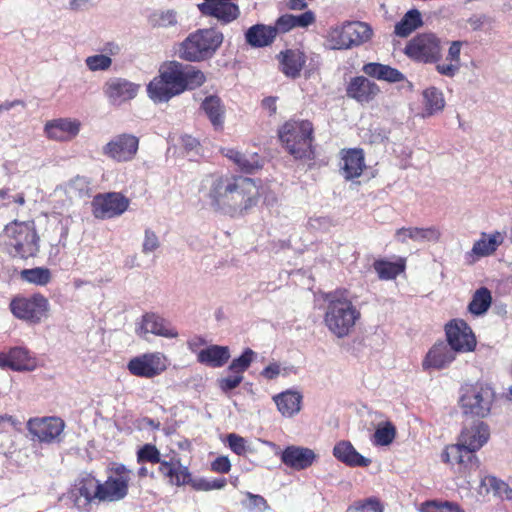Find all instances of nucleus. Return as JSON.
<instances>
[{"mask_svg": "<svg viewBox=\"0 0 512 512\" xmlns=\"http://www.w3.org/2000/svg\"><path fill=\"white\" fill-rule=\"evenodd\" d=\"M202 191L215 210L232 217L246 213L258 203V187L248 177L210 175L203 180Z\"/></svg>", "mask_w": 512, "mask_h": 512, "instance_id": "nucleus-1", "label": "nucleus"}, {"mask_svg": "<svg viewBox=\"0 0 512 512\" xmlns=\"http://www.w3.org/2000/svg\"><path fill=\"white\" fill-rule=\"evenodd\" d=\"M489 427L483 421H474L465 425L458 442L446 447L442 453V461L455 467L461 477L470 478L479 469L480 461L475 452L481 449L489 440Z\"/></svg>", "mask_w": 512, "mask_h": 512, "instance_id": "nucleus-2", "label": "nucleus"}, {"mask_svg": "<svg viewBox=\"0 0 512 512\" xmlns=\"http://www.w3.org/2000/svg\"><path fill=\"white\" fill-rule=\"evenodd\" d=\"M354 300L347 289H336L324 296V324L339 339L349 336L361 318V311Z\"/></svg>", "mask_w": 512, "mask_h": 512, "instance_id": "nucleus-3", "label": "nucleus"}, {"mask_svg": "<svg viewBox=\"0 0 512 512\" xmlns=\"http://www.w3.org/2000/svg\"><path fill=\"white\" fill-rule=\"evenodd\" d=\"M3 243L12 257L27 259L39 251V237L33 221H13L5 226Z\"/></svg>", "mask_w": 512, "mask_h": 512, "instance_id": "nucleus-4", "label": "nucleus"}, {"mask_svg": "<svg viewBox=\"0 0 512 512\" xmlns=\"http://www.w3.org/2000/svg\"><path fill=\"white\" fill-rule=\"evenodd\" d=\"M223 41V33L216 28L198 29L180 44L179 57L189 62L206 61L216 54Z\"/></svg>", "mask_w": 512, "mask_h": 512, "instance_id": "nucleus-5", "label": "nucleus"}, {"mask_svg": "<svg viewBox=\"0 0 512 512\" xmlns=\"http://www.w3.org/2000/svg\"><path fill=\"white\" fill-rule=\"evenodd\" d=\"M372 35L373 30L367 23L344 21L327 30L325 46L330 50H348L368 42Z\"/></svg>", "mask_w": 512, "mask_h": 512, "instance_id": "nucleus-6", "label": "nucleus"}, {"mask_svg": "<svg viewBox=\"0 0 512 512\" xmlns=\"http://www.w3.org/2000/svg\"><path fill=\"white\" fill-rule=\"evenodd\" d=\"M279 138L295 159L313 156V125L307 120H290L279 130Z\"/></svg>", "mask_w": 512, "mask_h": 512, "instance_id": "nucleus-7", "label": "nucleus"}, {"mask_svg": "<svg viewBox=\"0 0 512 512\" xmlns=\"http://www.w3.org/2000/svg\"><path fill=\"white\" fill-rule=\"evenodd\" d=\"M495 391L487 383L477 382L461 388L460 408L465 416L485 418L491 412Z\"/></svg>", "mask_w": 512, "mask_h": 512, "instance_id": "nucleus-8", "label": "nucleus"}, {"mask_svg": "<svg viewBox=\"0 0 512 512\" xmlns=\"http://www.w3.org/2000/svg\"><path fill=\"white\" fill-rule=\"evenodd\" d=\"M160 74L165 79L166 84L170 85V89L173 90L175 96L187 89H195L205 82L202 71L177 61L164 65L160 69Z\"/></svg>", "mask_w": 512, "mask_h": 512, "instance_id": "nucleus-9", "label": "nucleus"}, {"mask_svg": "<svg viewBox=\"0 0 512 512\" xmlns=\"http://www.w3.org/2000/svg\"><path fill=\"white\" fill-rule=\"evenodd\" d=\"M12 314L30 324H39L48 316L50 304L41 293H35L30 297L17 296L10 302Z\"/></svg>", "mask_w": 512, "mask_h": 512, "instance_id": "nucleus-10", "label": "nucleus"}, {"mask_svg": "<svg viewBox=\"0 0 512 512\" xmlns=\"http://www.w3.org/2000/svg\"><path fill=\"white\" fill-rule=\"evenodd\" d=\"M404 52L415 61L426 64L437 63L442 57L441 40L434 33H421L406 44Z\"/></svg>", "mask_w": 512, "mask_h": 512, "instance_id": "nucleus-11", "label": "nucleus"}, {"mask_svg": "<svg viewBox=\"0 0 512 512\" xmlns=\"http://www.w3.org/2000/svg\"><path fill=\"white\" fill-rule=\"evenodd\" d=\"M132 471L123 464L113 467L104 483H101V500L116 502L128 494Z\"/></svg>", "mask_w": 512, "mask_h": 512, "instance_id": "nucleus-12", "label": "nucleus"}, {"mask_svg": "<svg viewBox=\"0 0 512 512\" xmlns=\"http://www.w3.org/2000/svg\"><path fill=\"white\" fill-rule=\"evenodd\" d=\"M447 344L456 353L471 352L476 347V338L472 329L462 319H454L445 326Z\"/></svg>", "mask_w": 512, "mask_h": 512, "instance_id": "nucleus-13", "label": "nucleus"}, {"mask_svg": "<svg viewBox=\"0 0 512 512\" xmlns=\"http://www.w3.org/2000/svg\"><path fill=\"white\" fill-rule=\"evenodd\" d=\"M139 148V138L123 133L114 136L102 148V153L116 162H128L135 158Z\"/></svg>", "mask_w": 512, "mask_h": 512, "instance_id": "nucleus-14", "label": "nucleus"}, {"mask_svg": "<svg viewBox=\"0 0 512 512\" xmlns=\"http://www.w3.org/2000/svg\"><path fill=\"white\" fill-rule=\"evenodd\" d=\"M64 428L65 423L59 417H36L27 422L29 433L42 443L60 441Z\"/></svg>", "mask_w": 512, "mask_h": 512, "instance_id": "nucleus-15", "label": "nucleus"}, {"mask_svg": "<svg viewBox=\"0 0 512 512\" xmlns=\"http://www.w3.org/2000/svg\"><path fill=\"white\" fill-rule=\"evenodd\" d=\"M127 368L134 376L153 378L166 370V357L160 352L145 353L132 358Z\"/></svg>", "mask_w": 512, "mask_h": 512, "instance_id": "nucleus-16", "label": "nucleus"}, {"mask_svg": "<svg viewBox=\"0 0 512 512\" xmlns=\"http://www.w3.org/2000/svg\"><path fill=\"white\" fill-rule=\"evenodd\" d=\"M136 334L142 339H147L148 334L173 339L178 337L177 329L172 323L156 313H146L137 324Z\"/></svg>", "mask_w": 512, "mask_h": 512, "instance_id": "nucleus-17", "label": "nucleus"}, {"mask_svg": "<svg viewBox=\"0 0 512 512\" xmlns=\"http://www.w3.org/2000/svg\"><path fill=\"white\" fill-rule=\"evenodd\" d=\"M129 206V199L121 193L110 192L97 195L93 200L96 218L109 219L122 215Z\"/></svg>", "mask_w": 512, "mask_h": 512, "instance_id": "nucleus-18", "label": "nucleus"}, {"mask_svg": "<svg viewBox=\"0 0 512 512\" xmlns=\"http://www.w3.org/2000/svg\"><path fill=\"white\" fill-rule=\"evenodd\" d=\"M139 85L127 79L114 77L106 81L103 91L110 104L120 106L134 99L139 90Z\"/></svg>", "mask_w": 512, "mask_h": 512, "instance_id": "nucleus-19", "label": "nucleus"}, {"mask_svg": "<svg viewBox=\"0 0 512 512\" xmlns=\"http://www.w3.org/2000/svg\"><path fill=\"white\" fill-rule=\"evenodd\" d=\"M275 454L280 456L281 462L285 466L296 471L309 468L317 459L314 450L296 445L287 446L284 450Z\"/></svg>", "mask_w": 512, "mask_h": 512, "instance_id": "nucleus-20", "label": "nucleus"}, {"mask_svg": "<svg viewBox=\"0 0 512 512\" xmlns=\"http://www.w3.org/2000/svg\"><path fill=\"white\" fill-rule=\"evenodd\" d=\"M199 11L205 16L216 18L223 24H228L238 18L240 10L232 0H204L198 4Z\"/></svg>", "mask_w": 512, "mask_h": 512, "instance_id": "nucleus-21", "label": "nucleus"}, {"mask_svg": "<svg viewBox=\"0 0 512 512\" xmlns=\"http://www.w3.org/2000/svg\"><path fill=\"white\" fill-rule=\"evenodd\" d=\"M81 122L73 118H58L48 121L44 126L46 136L55 141H70L80 132Z\"/></svg>", "mask_w": 512, "mask_h": 512, "instance_id": "nucleus-22", "label": "nucleus"}, {"mask_svg": "<svg viewBox=\"0 0 512 512\" xmlns=\"http://www.w3.org/2000/svg\"><path fill=\"white\" fill-rule=\"evenodd\" d=\"M456 354L447 343H435L427 352L422 362V367L424 370L445 369L456 359Z\"/></svg>", "mask_w": 512, "mask_h": 512, "instance_id": "nucleus-23", "label": "nucleus"}, {"mask_svg": "<svg viewBox=\"0 0 512 512\" xmlns=\"http://www.w3.org/2000/svg\"><path fill=\"white\" fill-rule=\"evenodd\" d=\"M72 493L78 508H86L94 500L102 501L101 483L90 475L80 479Z\"/></svg>", "mask_w": 512, "mask_h": 512, "instance_id": "nucleus-24", "label": "nucleus"}, {"mask_svg": "<svg viewBox=\"0 0 512 512\" xmlns=\"http://www.w3.org/2000/svg\"><path fill=\"white\" fill-rule=\"evenodd\" d=\"M280 71L288 78L300 77L301 71L306 63L305 53L298 49H286L277 55Z\"/></svg>", "mask_w": 512, "mask_h": 512, "instance_id": "nucleus-25", "label": "nucleus"}, {"mask_svg": "<svg viewBox=\"0 0 512 512\" xmlns=\"http://www.w3.org/2000/svg\"><path fill=\"white\" fill-rule=\"evenodd\" d=\"M339 166L340 173L346 180L358 178L366 167L363 150L359 148L343 150Z\"/></svg>", "mask_w": 512, "mask_h": 512, "instance_id": "nucleus-26", "label": "nucleus"}, {"mask_svg": "<svg viewBox=\"0 0 512 512\" xmlns=\"http://www.w3.org/2000/svg\"><path fill=\"white\" fill-rule=\"evenodd\" d=\"M0 367L14 371H32L36 363L26 348L14 347L8 353H0Z\"/></svg>", "mask_w": 512, "mask_h": 512, "instance_id": "nucleus-27", "label": "nucleus"}, {"mask_svg": "<svg viewBox=\"0 0 512 512\" xmlns=\"http://www.w3.org/2000/svg\"><path fill=\"white\" fill-rule=\"evenodd\" d=\"M379 91V87L364 76L352 78L346 88L347 96L360 103L372 101Z\"/></svg>", "mask_w": 512, "mask_h": 512, "instance_id": "nucleus-28", "label": "nucleus"}, {"mask_svg": "<svg viewBox=\"0 0 512 512\" xmlns=\"http://www.w3.org/2000/svg\"><path fill=\"white\" fill-rule=\"evenodd\" d=\"M158 471L172 486H184L191 481V473L188 467L181 463L180 459L163 460V462H160Z\"/></svg>", "mask_w": 512, "mask_h": 512, "instance_id": "nucleus-29", "label": "nucleus"}, {"mask_svg": "<svg viewBox=\"0 0 512 512\" xmlns=\"http://www.w3.org/2000/svg\"><path fill=\"white\" fill-rule=\"evenodd\" d=\"M441 233L435 226L430 227H402L395 232V239L400 243H407L408 240L424 243L437 242Z\"/></svg>", "mask_w": 512, "mask_h": 512, "instance_id": "nucleus-30", "label": "nucleus"}, {"mask_svg": "<svg viewBox=\"0 0 512 512\" xmlns=\"http://www.w3.org/2000/svg\"><path fill=\"white\" fill-rule=\"evenodd\" d=\"M333 456L349 467H368L371 464V460L361 455L347 440L335 444Z\"/></svg>", "mask_w": 512, "mask_h": 512, "instance_id": "nucleus-31", "label": "nucleus"}, {"mask_svg": "<svg viewBox=\"0 0 512 512\" xmlns=\"http://www.w3.org/2000/svg\"><path fill=\"white\" fill-rule=\"evenodd\" d=\"M467 44L465 41H452L448 48L445 62L436 63V71L445 77L453 78L458 74L461 68V50Z\"/></svg>", "mask_w": 512, "mask_h": 512, "instance_id": "nucleus-32", "label": "nucleus"}, {"mask_svg": "<svg viewBox=\"0 0 512 512\" xmlns=\"http://www.w3.org/2000/svg\"><path fill=\"white\" fill-rule=\"evenodd\" d=\"M303 396L299 391L286 390L273 396L278 411L282 416L290 418L301 410Z\"/></svg>", "mask_w": 512, "mask_h": 512, "instance_id": "nucleus-33", "label": "nucleus"}, {"mask_svg": "<svg viewBox=\"0 0 512 512\" xmlns=\"http://www.w3.org/2000/svg\"><path fill=\"white\" fill-rule=\"evenodd\" d=\"M56 191L63 192L70 200L90 197L92 194L91 181L86 176L76 175L59 185Z\"/></svg>", "mask_w": 512, "mask_h": 512, "instance_id": "nucleus-34", "label": "nucleus"}, {"mask_svg": "<svg viewBox=\"0 0 512 512\" xmlns=\"http://www.w3.org/2000/svg\"><path fill=\"white\" fill-rule=\"evenodd\" d=\"M275 38V30L271 25L255 24L245 32L247 44L255 48L269 46Z\"/></svg>", "mask_w": 512, "mask_h": 512, "instance_id": "nucleus-35", "label": "nucleus"}, {"mask_svg": "<svg viewBox=\"0 0 512 512\" xmlns=\"http://www.w3.org/2000/svg\"><path fill=\"white\" fill-rule=\"evenodd\" d=\"M229 358V348L227 346L219 345H211L202 349L197 355L198 362L214 368L224 366Z\"/></svg>", "mask_w": 512, "mask_h": 512, "instance_id": "nucleus-36", "label": "nucleus"}, {"mask_svg": "<svg viewBox=\"0 0 512 512\" xmlns=\"http://www.w3.org/2000/svg\"><path fill=\"white\" fill-rule=\"evenodd\" d=\"M504 237L498 231L487 234L481 233L480 239H478L471 250V253L478 258L486 257L493 254L497 248L503 243Z\"/></svg>", "mask_w": 512, "mask_h": 512, "instance_id": "nucleus-37", "label": "nucleus"}, {"mask_svg": "<svg viewBox=\"0 0 512 512\" xmlns=\"http://www.w3.org/2000/svg\"><path fill=\"white\" fill-rule=\"evenodd\" d=\"M421 12L416 9L408 10L399 22L395 24L394 34L401 38H406L418 28L423 26Z\"/></svg>", "mask_w": 512, "mask_h": 512, "instance_id": "nucleus-38", "label": "nucleus"}, {"mask_svg": "<svg viewBox=\"0 0 512 512\" xmlns=\"http://www.w3.org/2000/svg\"><path fill=\"white\" fill-rule=\"evenodd\" d=\"M362 71L370 77L391 83L401 82L405 78L399 70L388 65L375 62L365 64Z\"/></svg>", "mask_w": 512, "mask_h": 512, "instance_id": "nucleus-39", "label": "nucleus"}, {"mask_svg": "<svg viewBox=\"0 0 512 512\" xmlns=\"http://www.w3.org/2000/svg\"><path fill=\"white\" fill-rule=\"evenodd\" d=\"M201 107L214 128H222L224 123V107L217 96H209L204 99Z\"/></svg>", "mask_w": 512, "mask_h": 512, "instance_id": "nucleus-40", "label": "nucleus"}, {"mask_svg": "<svg viewBox=\"0 0 512 512\" xmlns=\"http://www.w3.org/2000/svg\"><path fill=\"white\" fill-rule=\"evenodd\" d=\"M170 85L166 84L165 79L160 74L159 77L154 78L147 86L148 96L155 103H163L169 101L175 96Z\"/></svg>", "mask_w": 512, "mask_h": 512, "instance_id": "nucleus-41", "label": "nucleus"}, {"mask_svg": "<svg viewBox=\"0 0 512 512\" xmlns=\"http://www.w3.org/2000/svg\"><path fill=\"white\" fill-rule=\"evenodd\" d=\"M20 278L36 286H46L52 280V272L47 267L24 269L20 272Z\"/></svg>", "mask_w": 512, "mask_h": 512, "instance_id": "nucleus-42", "label": "nucleus"}, {"mask_svg": "<svg viewBox=\"0 0 512 512\" xmlns=\"http://www.w3.org/2000/svg\"><path fill=\"white\" fill-rule=\"evenodd\" d=\"M425 110L428 115L442 111L445 106L444 96L436 87H429L423 91Z\"/></svg>", "mask_w": 512, "mask_h": 512, "instance_id": "nucleus-43", "label": "nucleus"}, {"mask_svg": "<svg viewBox=\"0 0 512 512\" xmlns=\"http://www.w3.org/2000/svg\"><path fill=\"white\" fill-rule=\"evenodd\" d=\"M491 300L492 297L490 291L487 288L482 287L474 293L473 298L469 303L468 310L473 315H482L489 309Z\"/></svg>", "mask_w": 512, "mask_h": 512, "instance_id": "nucleus-44", "label": "nucleus"}, {"mask_svg": "<svg viewBox=\"0 0 512 512\" xmlns=\"http://www.w3.org/2000/svg\"><path fill=\"white\" fill-rule=\"evenodd\" d=\"M149 24L154 28H170L178 24L177 12L168 9L153 12L148 18Z\"/></svg>", "mask_w": 512, "mask_h": 512, "instance_id": "nucleus-45", "label": "nucleus"}, {"mask_svg": "<svg viewBox=\"0 0 512 512\" xmlns=\"http://www.w3.org/2000/svg\"><path fill=\"white\" fill-rule=\"evenodd\" d=\"M373 267L382 280L395 279L404 270L403 265L386 260H376Z\"/></svg>", "mask_w": 512, "mask_h": 512, "instance_id": "nucleus-46", "label": "nucleus"}, {"mask_svg": "<svg viewBox=\"0 0 512 512\" xmlns=\"http://www.w3.org/2000/svg\"><path fill=\"white\" fill-rule=\"evenodd\" d=\"M396 436L395 426L387 421L379 424L373 435V444L377 446H388Z\"/></svg>", "mask_w": 512, "mask_h": 512, "instance_id": "nucleus-47", "label": "nucleus"}, {"mask_svg": "<svg viewBox=\"0 0 512 512\" xmlns=\"http://www.w3.org/2000/svg\"><path fill=\"white\" fill-rule=\"evenodd\" d=\"M481 483L483 486L488 487V490H492L497 497L506 500L512 499V489L503 480L495 476H486L482 479Z\"/></svg>", "mask_w": 512, "mask_h": 512, "instance_id": "nucleus-48", "label": "nucleus"}, {"mask_svg": "<svg viewBox=\"0 0 512 512\" xmlns=\"http://www.w3.org/2000/svg\"><path fill=\"white\" fill-rule=\"evenodd\" d=\"M255 355L256 354L252 349L246 348L239 357L232 360L228 370L232 373L243 375L253 362Z\"/></svg>", "mask_w": 512, "mask_h": 512, "instance_id": "nucleus-49", "label": "nucleus"}, {"mask_svg": "<svg viewBox=\"0 0 512 512\" xmlns=\"http://www.w3.org/2000/svg\"><path fill=\"white\" fill-rule=\"evenodd\" d=\"M421 512H464V510L455 502L432 500L422 505Z\"/></svg>", "mask_w": 512, "mask_h": 512, "instance_id": "nucleus-50", "label": "nucleus"}, {"mask_svg": "<svg viewBox=\"0 0 512 512\" xmlns=\"http://www.w3.org/2000/svg\"><path fill=\"white\" fill-rule=\"evenodd\" d=\"M160 456V451L156 446L152 444H145L137 452V461L138 463L149 462L153 464L158 463L160 465V462H163Z\"/></svg>", "mask_w": 512, "mask_h": 512, "instance_id": "nucleus-51", "label": "nucleus"}, {"mask_svg": "<svg viewBox=\"0 0 512 512\" xmlns=\"http://www.w3.org/2000/svg\"><path fill=\"white\" fill-rule=\"evenodd\" d=\"M161 246L158 235L151 228H146L144 230V237L142 241V253L144 255H149L155 251H157Z\"/></svg>", "mask_w": 512, "mask_h": 512, "instance_id": "nucleus-52", "label": "nucleus"}, {"mask_svg": "<svg viewBox=\"0 0 512 512\" xmlns=\"http://www.w3.org/2000/svg\"><path fill=\"white\" fill-rule=\"evenodd\" d=\"M85 63L91 71H105L111 67L112 60L107 55L97 54L87 57Z\"/></svg>", "mask_w": 512, "mask_h": 512, "instance_id": "nucleus-53", "label": "nucleus"}, {"mask_svg": "<svg viewBox=\"0 0 512 512\" xmlns=\"http://www.w3.org/2000/svg\"><path fill=\"white\" fill-rule=\"evenodd\" d=\"M236 165L245 173H253L262 166L257 154L247 155L243 153H241L240 158H238Z\"/></svg>", "mask_w": 512, "mask_h": 512, "instance_id": "nucleus-54", "label": "nucleus"}, {"mask_svg": "<svg viewBox=\"0 0 512 512\" xmlns=\"http://www.w3.org/2000/svg\"><path fill=\"white\" fill-rule=\"evenodd\" d=\"M243 378L244 377L241 374L232 373V375H229L218 380L219 388L221 389L222 392L228 393L229 391L237 388L243 381Z\"/></svg>", "mask_w": 512, "mask_h": 512, "instance_id": "nucleus-55", "label": "nucleus"}, {"mask_svg": "<svg viewBox=\"0 0 512 512\" xmlns=\"http://www.w3.org/2000/svg\"><path fill=\"white\" fill-rule=\"evenodd\" d=\"M248 504L247 508L252 512H264L269 509V505L264 497L261 495L247 493Z\"/></svg>", "mask_w": 512, "mask_h": 512, "instance_id": "nucleus-56", "label": "nucleus"}, {"mask_svg": "<svg viewBox=\"0 0 512 512\" xmlns=\"http://www.w3.org/2000/svg\"><path fill=\"white\" fill-rule=\"evenodd\" d=\"M229 448L237 455H244L247 452L246 440L234 433L227 436Z\"/></svg>", "mask_w": 512, "mask_h": 512, "instance_id": "nucleus-57", "label": "nucleus"}, {"mask_svg": "<svg viewBox=\"0 0 512 512\" xmlns=\"http://www.w3.org/2000/svg\"><path fill=\"white\" fill-rule=\"evenodd\" d=\"M272 28L275 30V34L278 33H287L293 28H295V22H293V15L292 14H285L280 16L276 22L275 25L272 26Z\"/></svg>", "mask_w": 512, "mask_h": 512, "instance_id": "nucleus-58", "label": "nucleus"}, {"mask_svg": "<svg viewBox=\"0 0 512 512\" xmlns=\"http://www.w3.org/2000/svg\"><path fill=\"white\" fill-rule=\"evenodd\" d=\"M356 511L360 512H366V511H373V512H382L383 508L380 504V502L375 498H369L364 502H357L352 507Z\"/></svg>", "mask_w": 512, "mask_h": 512, "instance_id": "nucleus-59", "label": "nucleus"}, {"mask_svg": "<svg viewBox=\"0 0 512 512\" xmlns=\"http://www.w3.org/2000/svg\"><path fill=\"white\" fill-rule=\"evenodd\" d=\"M316 20L314 12L311 10L305 11L300 15H293V22H295V28L301 27L306 28L313 24Z\"/></svg>", "mask_w": 512, "mask_h": 512, "instance_id": "nucleus-60", "label": "nucleus"}, {"mask_svg": "<svg viewBox=\"0 0 512 512\" xmlns=\"http://www.w3.org/2000/svg\"><path fill=\"white\" fill-rule=\"evenodd\" d=\"M0 198L2 200H6L7 201L5 203V205H7V206L10 205L11 203H16V204H18L20 206H23L25 204L24 194L23 193H19V194H16V195H11L9 188L0 189Z\"/></svg>", "mask_w": 512, "mask_h": 512, "instance_id": "nucleus-61", "label": "nucleus"}, {"mask_svg": "<svg viewBox=\"0 0 512 512\" xmlns=\"http://www.w3.org/2000/svg\"><path fill=\"white\" fill-rule=\"evenodd\" d=\"M211 469L218 473H228L231 469V463L226 456L217 457L211 463Z\"/></svg>", "mask_w": 512, "mask_h": 512, "instance_id": "nucleus-62", "label": "nucleus"}, {"mask_svg": "<svg viewBox=\"0 0 512 512\" xmlns=\"http://www.w3.org/2000/svg\"><path fill=\"white\" fill-rule=\"evenodd\" d=\"M181 141L186 151L195 152L196 154L199 153L200 143L196 138L190 135H184L182 136Z\"/></svg>", "mask_w": 512, "mask_h": 512, "instance_id": "nucleus-63", "label": "nucleus"}, {"mask_svg": "<svg viewBox=\"0 0 512 512\" xmlns=\"http://www.w3.org/2000/svg\"><path fill=\"white\" fill-rule=\"evenodd\" d=\"M280 372V365L277 363H272L262 370L261 375L266 379L272 380L275 379L280 374Z\"/></svg>", "mask_w": 512, "mask_h": 512, "instance_id": "nucleus-64", "label": "nucleus"}]
</instances>
